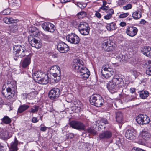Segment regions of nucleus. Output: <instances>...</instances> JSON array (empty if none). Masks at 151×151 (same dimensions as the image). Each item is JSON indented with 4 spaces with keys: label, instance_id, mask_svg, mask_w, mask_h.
<instances>
[{
    "label": "nucleus",
    "instance_id": "obj_21",
    "mask_svg": "<svg viewBox=\"0 0 151 151\" xmlns=\"http://www.w3.org/2000/svg\"><path fill=\"white\" fill-rule=\"evenodd\" d=\"M18 141L15 137L14 142H12L10 144V147L9 148L10 151H17L18 150L17 145Z\"/></svg>",
    "mask_w": 151,
    "mask_h": 151
},
{
    "label": "nucleus",
    "instance_id": "obj_45",
    "mask_svg": "<svg viewBox=\"0 0 151 151\" xmlns=\"http://www.w3.org/2000/svg\"><path fill=\"white\" fill-rule=\"evenodd\" d=\"M146 74L149 76H151V65L149 66L146 71Z\"/></svg>",
    "mask_w": 151,
    "mask_h": 151
},
{
    "label": "nucleus",
    "instance_id": "obj_54",
    "mask_svg": "<svg viewBox=\"0 0 151 151\" xmlns=\"http://www.w3.org/2000/svg\"><path fill=\"white\" fill-rule=\"evenodd\" d=\"M9 20L10 22V24L11 23H15L17 21L16 19H14L12 18H9Z\"/></svg>",
    "mask_w": 151,
    "mask_h": 151
},
{
    "label": "nucleus",
    "instance_id": "obj_39",
    "mask_svg": "<svg viewBox=\"0 0 151 151\" xmlns=\"http://www.w3.org/2000/svg\"><path fill=\"white\" fill-rule=\"evenodd\" d=\"M39 109V106H34L31 108L29 112L32 113H36L37 112Z\"/></svg>",
    "mask_w": 151,
    "mask_h": 151
},
{
    "label": "nucleus",
    "instance_id": "obj_55",
    "mask_svg": "<svg viewBox=\"0 0 151 151\" xmlns=\"http://www.w3.org/2000/svg\"><path fill=\"white\" fill-rule=\"evenodd\" d=\"M32 121L33 123H35L37 122L38 120H37V118L33 117L32 119Z\"/></svg>",
    "mask_w": 151,
    "mask_h": 151
},
{
    "label": "nucleus",
    "instance_id": "obj_30",
    "mask_svg": "<svg viewBox=\"0 0 151 151\" xmlns=\"http://www.w3.org/2000/svg\"><path fill=\"white\" fill-rule=\"evenodd\" d=\"M133 18L135 19H138L141 17V13L139 11H136L133 13L132 15Z\"/></svg>",
    "mask_w": 151,
    "mask_h": 151
},
{
    "label": "nucleus",
    "instance_id": "obj_53",
    "mask_svg": "<svg viewBox=\"0 0 151 151\" xmlns=\"http://www.w3.org/2000/svg\"><path fill=\"white\" fill-rule=\"evenodd\" d=\"M35 93L34 92H32L29 93L28 95V96H32V97L31 98V99L34 98L35 96Z\"/></svg>",
    "mask_w": 151,
    "mask_h": 151
},
{
    "label": "nucleus",
    "instance_id": "obj_20",
    "mask_svg": "<svg viewBox=\"0 0 151 151\" xmlns=\"http://www.w3.org/2000/svg\"><path fill=\"white\" fill-rule=\"evenodd\" d=\"M45 74L41 71H36L32 74L33 78L35 81L38 82Z\"/></svg>",
    "mask_w": 151,
    "mask_h": 151
},
{
    "label": "nucleus",
    "instance_id": "obj_51",
    "mask_svg": "<svg viewBox=\"0 0 151 151\" xmlns=\"http://www.w3.org/2000/svg\"><path fill=\"white\" fill-rule=\"evenodd\" d=\"M142 149L136 147H134L133 148L132 150V151H141Z\"/></svg>",
    "mask_w": 151,
    "mask_h": 151
},
{
    "label": "nucleus",
    "instance_id": "obj_7",
    "mask_svg": "<svg viewBox=\"0 0 151 151\" xmlns=\"http://www.w3.org/2000/svg\"><path fill=\"white\" fill-rule=\"evenodd\" d=\"M78 29L83 35H87L89 33L90 27L88 24L85 22H81L78 25Z\"/></svg>",
    "mask_w": 151,
    "mask_h": 151
},
{
    "label": "nucleus",
    "instance_id": "obj_50",
    "mask_svg": "<svg viewBox=\"0 0 151 151\" xmlns=\"http://www.w3.org/2000/svg\"><path fill=\"white\" fill-rule=\"evenodd\" d=\"M109 9L108 6H102L100 8V9L103 10H107Z\"/></svg>",
    "mask_w": 151,
    "mask_h": 151
},
{
    "label": "nucleus",
    "instance_id": "obj_5",
    "mask_svg": "<svg viewBox=\"0 0 151 151\" xmlns=\"http://www.w3.org/2000/svg\"><path fill=\"white\" fill-rule=\"evenodd\" d=\"M90 103L92 105L96 107H100L103 105L104 103V100L102 98L98 95L92 96L89 99Z\"/></svg>",
    "mask_w": 151,
    "mask_h": 151
},
{
    "label": "nucleus",
    "instance_id": "obj_3",
    "mask_svg": "<svg viewBox=\"0 0 151 151\" xmlns=\"http://www.w3.org/2000/svg\"><path fill=\"white\" fill-rule=\"evenodd\" d=\"M75 61L76 63L73 65V67L75 69L76 71L79 72L80 75L90 72L87 68L83 66L84 63L82 60L78 59L75 60Z\"/></svg>",
    "mask_w": 151,
    "mask_h": 151
},
{
    "label": "nucleus",
    "instance_id": "obj_23",
    "mask_svg": "<svg viewBox=\"0 0 151 151\" xmlns=\"http://www.w3.org/2000/svg\"><path fill=\"white\" fill-rule=\"evenodd\" d=\"M12 136V133L9 132L6 130L3 131L0 134V137L4 140H6L9 139Z\"/></svg>",
    "mask_w": 151,
    "mask_h": 151
},
{
    "label": "nucleus",
    "instance_id": "obj_33",
    "mask_svg": "<svg viewBox=\"0 0 151 151\" xmlns=\"http://www.w3.org/2000/svg\"><path fill=\"white\" fill-rule=\"evenodd\" d=\"M1 120L3 123L5 124H9L11 122V119L7 116H4Z\"/></svg>",
    "mask_w": 151,
    "mask_h": 151
},
{
    "label": "nucleus",
    "instance_id": "obj_26",
    "mask_svg": "<svg viewBox=\"0 0 151 151\" xmlns=\"http://www.w3.org/2000/svg\"><path fill=\"white\" fill-rule=\"evenodd\" d=\"M29 31L35 36L37 37L40 34L39 30L35 27H30Z\"/></svg>",
    "mask_w": 151,
    "mask_h": 151
},
{
    "label": "nucleus",
    "instance_id": "obj_64",
    "mask_svg": "<svg viewBox=\"0 0 151 151\" xmlns=\"http://www.w3.org/2000/svg\"><path fill=\"white\" fill-rule=\"evenodd\" d=\"M141 24H144L146 23V21L144 19H141L140 21Z\"/></svg>",
    "mask_w": 151,
    "mask_h": 151
},
{
    "label": "nucleus",
    "instance_id": "obj_34",
    "mask_svg": "<svg viewBox=\"0 0 151 151\" xmlns=\"http://www.w3.org/2000/svg\"><path fill=\"white\" fill-rule=\"evenodd\" d=\"M42 35L43 36V38L44 40L48 42H50L52 41V37L50 35H47L45 34H43Z\"/></svg>",
    "mask_w": 151,
    "mask_h": 151
},
{
    "label": "nucleus",
    "instance_id": "obj_29",
    "mask_svg": "<svg viewBox=\"0 0 151 151\" xmlns=\"http://www.w3.org/2000/svg\"><path fill=\"white\" fill-rule=\"evenodd\" d=\"M116 27V24L114 22L108 24L106 26L107 29L110 31L115 30Z\"/></svg>",
    "mask_w": 151,
    "mask_h": 151
},
{
    "label": "nucleus",
    "instance_id": "obj_8",
    "mask_svg": "<svg viewBox=\"0 0 151 151\" xmlns=\"http://www.w3.org/2000/svg\"><path fill=\"white\" fill-rule=\"evenodd\" d=\"M66 40L71 43L77 44L79 43L80 39L76 34L71 33L68 34L66 37Z\"/></svg>",
    "mask_w": 151,
    "mask_h": 151
},
{
    "label": "nucleus",
    "instance_id": "obj_63",
    "mask_svg": "<svg viewBox=\"0 0 151 151\" xmlns=\"http://www.w3.org/2000/svg\"><path fill=\"white\" fill-rule=\"evenodd\" d=\"M132 19V18L131 16L128 17L126 19V21H131Z\"/></svg>",
    "mask_w": 151,
    "mask_h": 151
},
{
    "label": "nucleus",
    "instance_id": "obj_13",
    "mask_svg": "<svg viewBox=\"0 0 151 151\" xmlns=\"http://www.w3.org/2000/svg\"><path fill=\"white\" fill-rule=\"evenodd\" d=\"M42 27L45 31L52 33L55 29V25L50 22H44L42 24Z\"/></svg>",
    "mask_w": 151,
    "mask_h": 151
},
{
    "label": "nucleus",
    "instance_id": "obj_28",
    "mask_svg": "<svg viewBox=\"0 0 151 151\" xmlns=\"http://www.w3.org/2000/svg\"><path fill=\"white\" fill-rule=\"evenodd\" d=\"M149 95L148 92L146 90H142L140 91L139 96L142 99L146 98Z\"/></svg>",
    "mask_w": 151,
    "mask_h": 151
},
{
    "label": "nucleus",
    "instance_id": "obj_14",
    "mask_svg": "<svg viewBox=\"0 0 151 151\" xmlns=\"http://www.w3.org/2000/svg\"><path fill=\"white\" fill-rule=\"evenodd\" d=\"M139 137L142 139L144 140L148 143H150L151 141V136L150 134L144 129L140 132L139 134Z\"/></svg>",
    "mask_w": 151,
    "mask_h": 151
},
{
    "label": "nucleus",
    "instance_id": "obj_15",
    "mask_svg": "<svg viewBox=\"0 0 151 151\" xmlns=\"http://www.w3.org/2000/svg\"><path fill=\"white\" fill-rule=\"evenodd\" d=\"M58 50L61 53L67 52L69 50L68 46L65 43L61 42L58 43L57 45Z\"/></svg>",
    "mask_w": 151,
    "mask_h": 151
},
{
    "label": "nucleus",
    "instance_id": "obj_48",
    "mask_svg": "<svg viewBox=\"0 0 151 151\" xmlns=\"http://www.w3.org/2000/svg\"><path fill=\"white\" fill-rule=\"evenodd\" d=\"M3 20L5 23L6 24H10L9 18H7L6 17L4 18L3 19Z\"/></svg>",
    "mask_w": 151,
    "mask_h": 151
},
{
    "label": "nucleus",
    "instance_id": "obj_17",
    "mask_svg": "<svg viewBox=\"0 0 151 151\" xmlns=\"http://www.w3.org/2000/svg\"><path fill=\"white\" fill-rule=\"evenodd\" d=\"M112 136L111 132L109 131H105L101 133L99 135L100 140H107L110 139Z\"/></svg>",
    "mask_w": 151,
    "mask_h": 151
},
{
    "label": "nucleus",
    "instance_id": "obj_56",
    "mask_svg": "<svg viewBox=\"0 0 151 151\" xmlns=\"http://www.w3.org/2000/svg\"><path fill=\"white\" fill-rule=\"evenodd\" d=\"M101 122L104 123V124H107L108 123V122L106 119H103L101 120Z\"/></svg>",
    "mask_w": 151,
    "mask_h": 151
},
{
    "label": "nucleus",
    "instance_id": "obj_35",
    "mask_svg": "<svg viewBox=\"0 0 151 151\" xmlns=\"http://www.w3.org/2000/svg\"><path fill=\"white\" fill-rule=\"evenodd\" d=\"M113 42H111L110 44L108 45L107 47L106 48V49L104 50V51H106L108 52L112 51L114 49V47L113 46Z\"/></svg>",
    "mask_w": 151,
    "mask_h": 151
},
{
    "label": "nucleus",
    "instance_id": "obj_4",
    "mask_svg": "<svg viewBox=\"0 0 151 151\" xmlns=\"http://www.w3.org/2000/svg\"><path fill=\"white\" fill-rule=\"evenodd\" d=\"M51 75L53 77V80L55 83L58 82L60 79V67L57 65H54L51 67L50 70Z\"/></svg>",
    "mask_w": 151,
    "mask_h": 151
},
{
    "label": "nucleus",
    "instance_id": "obj_10",
    "mask_svg": "<svg viewBox=\"0 0 151 151\" xmlns=\"http://www.w3.org/2000/svg\"><path fill=\"white\" fill-rule=\"evenodd\" d=\"M69 125L73 128L78 130H85V126L82 122L77 121H72L70 122Z\"/></svg>",
    "mask_w": 151,
    "mask_h": 151
},
{
    "label": "nucleus",
    "instance_id": "obj_9",
    "mask_svg": "<svg viewBox=\"0 0 151 151\" xmlns=\"http://www.w3.org/2000/svg\"><path fill=\"white\" fill-rule=\"evenodd\" d=\"M137 123L140 124L144 125L148 124L150 121V119L146 115L139 114L136 118Z\"/></svg>",
    "mask_w": 151,
    "mask_h": 151
},
{
    "label": "nucleus",
    "instance_id": "obj_12",
    "mask_svg": "<svg viewBox=\"0 0 151 151\" xmlns=\"http://www.w3.org/2000/svg\"><path fill=\"white\" fill-rule=\"evenodd\" d=\"M60 94V89L57 88H54L49 92L48 97L51 100H55L58 98Z\"/></svg>",
    "mask_w": 151,
    "mask_h": 151
},
{
    "label": "nucleus",
    "instance_id": "obj_18",
    "mask_svg": "<svg viewBox=\"0 0 151 151\" xmlns=\"http://www.w3.org/2000/svg\"><path fill=\"white\" fill-rule=\"evenodd\" d=\"M8 99L11 98L13 97L16 94L17 91L15 85H12V84H10L8 88Z\"/></svg>",
    "mask_w": 151,
    "mask_h": 151
},
{
    "label": "nucleus",
    "instance_id": "obj_47",
    "mask_svg": "<svg viewBox=\"0 0 151 151\" xmlns=\"http://www.w3.org/2000/svg\"><path fill=\"white\" fill-rule=\"evenodd\" d=\"M132 73L135 78L137 77L138 76L139 74V73L137 72L136 70H134L133 71Z\"/></svg>",
    "mask_w": 151,
    "mask_h": 151
},
{
    "label": "nucleus",
    "instance_id": "obj_6",
    "mask_svg": "<svg viewBox=\"0 0 151 151\" xmlns=\"http://www.w3.org/2000/svg\"><path fill=\"white\" fill-rule=\"evenodd\" d=\"M101 73L103 77L108 78L113 74L114 71L110 65L106 64L102 66Z\"/></svg>",
    "mask_w": 151,
    "mask_h": 151
},
{
    "label": "nucleus",
    "instance_id": "obj_46",
    "mask_svg": "<svg viewBox=\"0 0 151 151\" xmlns=\"http://www.w3.org/2000/svg\"><path fill=\"white\" fill-rule=\"evenodd\" d=\"M132 5L131 4H129L123 7V8L125 10H128L131 8Z\"/></svg>",
    "mask_w": 151,
    "mask_h": 151
},
{
    "label": "nucleus",
    "instance_id": "obj_31",
    "mask_svg": "<svg viewBox=\"0 0 151 151\" xmlns=\"http://www.w3.org/2000/svg\"><path fill=\"white\" fill-rule=\"evenodd\" d=\"M111 42L109 40L105 39L102 42V47L103 49L104 50L107 47L108 45H109Z\"/></svg>",
    "mask_w": 151,
    "mask_h": 151
},
{
    "label": "nucleus",
    "instance_id": "obj_42",
    "mask_svg": "<svg viewBox=\"0 0 151 151\" xmlns=\"http://www.w3.org/2000/svg\"><path fill=\"white\" fill-rule=\"evenodd\" d=\"M90 75V72H88L84 74L83 75H80L81 78L83 80L87 79L89 77Z\"/></svg>",
    "mask_w": 151,
    "mask_h": 151
},
{
    "label": "nucleus",
    "instance_id": "obj_41",
    "mask_svg": "<svg viewBox=\"0 0 151 151\" xmlns=\"http://www.w3.org/2000/svg\"><path fill=\"white\" fill-rule=\"evenodd\" d=\"M35 44V45L34 47L37 49H39L41 48L42 46V43L40 40H39L37 43L36 44Z\"/></svg>",
    "mask_w": 151,
    "mask_h": 151
},
{
    "label": "nucleus",
    "instance_id": "obj_11",
    "mask_svg": "<svg viewBox=\"0 0 151 151\" xmlns=\"http://www.w3.org/2000/svg\"><path fill=\"white\" fill-rule=\"evenodd\" d=\"M125 136L127 139L129 140H134L136 139L137 136L136 132L133 129H129L126 131Z\"/></svg>",
    "mask_w": 151,
    "mask_h": 151
},
{
    "label": "nucleus",
    "instance_id": "obj_2",
    "mask_svg": "<svg viewBox=\"0 0 151 151\" xmlns=\"http://www.w3.org/2000/svg\"><path fill=\"white\" fill-rule=\"evenodd\" d=\"M14 52L13 57L15 60H18L19 58H21L25 56L30 55L28 51L26 49L24 45H16L13 46Z\"/></svg>",
    "mask_w": 151,
    "mask_h": 151
},
{
    "label": "nucleus",
    "instance_id": "obj_49",
    "mask_svg": "<svg viewBox=\"0 0 151 151\" xmlns=\"http://www.w3.org/2000/svg\"><path fill=\"white\" fill-rule=\"evenodd\" d=\"M112 16H111V15L107 14L106 15L104 16V18L106 20L110 19Z\"/></svg>",
    "mask_w": 151,
    "mask_h": 151
},
{
    "label": "nucleus",
    "instance_id": "obj_59",
    "mask_svg": "<svg viewBox=\"0 0 151 151\" xmlns=\"http://www.w3.org/2000/svg\"><path fill=\"white\" fill-rule=\"evenodd\" d=\"M74 134L70 133L69 135L68 138L69 139H71L74 137Z\"/></svg>",
    "mask_w": 151,
    "mask_h": 151
},
{
    "label": "nucleus",
    "instance_id": "obj_27",
    "mask_svg": "<svg viewBox=\"0 0 151 151\" xmlns=\"http://www.w3.org/2000/svg\"><path fill=\"white\" fill-rule=\"evenodd\" d=\"M28 41L31 45V46L34 47L35 45V44H36L37 42L39 40H37L35 38L33 37L32 35H31L29 36L28 37Z\"/></svg>",
    "mask_w": 151,
    "mask_h": 151
},
{
    "label": "nucleus",
    "instance_id": "obj_22",
    "mask_svg": "<svg viewBox=\"0 0 151 151\" xmlns=\"http://www.w3.org/2000/svg\"><path fill=\"white\" fill-rule=\"evenodd\" d=\"M142 52L146 56L151 57V47L145 46L141 50Z\"/></svg>",
    "mask_w": 151,
    "mask_h": 151
},
{
    "label": "nucleus",
    "instance_id": "obj_44",
    "mask_svg": "<svg viewBox=\"0 0 151 151\" xmlns=\"http://www.w3.org/2000/svg\"><path fill=\"white\" fill-rule=\"evenodd\" d=\"M129 15V13H123L120 14L119 16L120 18H123L126 17Z\"/></svg>",
    "mask_w": 151,
    "mask_h": 151
},
{
    "label": "nucleus",
    "instance_id": "obj_19",
    "mask_svg": "<svg viewBox=\"0 0 151 151\" xmlns=\"http://www.w3.org/2000/svg\"><path fill=\"white\" fill-rule=\"evenodd\" d=\"M31 55H29L25 58L21 63V66L24 68H27L31 63Z\"/></svg>",
    "mask_w": 151,
    "mask_h": 151
},
{
    "label": "nucleus",
    "instance_id": "obj_60",
    "mask_svg": "<svg viewBox=\"0 0 151 151\" xmlns=\"http://www.w3.org/2000/svg\"><path fill=\"white\" fill-rule=\"evenodd\" d=\"M40 130L41 131H45L47 130V127H40Z\"/></svg>",
    "mask_w": 151,
    "mask_h": 151
},
{
    "label": "nucleus",
    "instance_id": "obj_1",
    "mask_svg": "<svg viewBox=\"0 0 151 151\" xmlns=\"http://www.w3.org/2000/svg\"><path fill=\"white\" fill-rule=\"evenodd\" d=\"M124 82L123 79L118 75H115L111 81H109L107 84L106 86L108 90L111 93H113L118 91L119 89L124 86Z\"/></svg>",
    "mask_w": 151,
    "mask_h": 151
},
{
    "label": "nucleus",
    "instance_id": "obj_57",
    "mask_svg": "<svg viewBox=\"0 0 151 151\" xmlns=\"http://www.w3.org/2000/svg\"><path fill=\"white\" fill-rule=\"evenodd\" d=\"M119 24L120 26L123 27L126 26L127 24L126 22H122L120 23Z\"/></svg>",
    "mask_w": 151,
    "mask_h": 151
},
{
    "label": "nucleus",
    "instance_id": "obj_52",
    "mask_svg": "<svg viewBox=\"0 0 151 151\" xmlns=\"http://www.w3.org/2000/svg\"><path fill=\"white\" fill-rule=\"evenodd\" d=\"M108 14H111V16H112V15L114 14V11L113 9H110L107 12Z\"/></svg>",
    "mask_w": 151,
    "mask_h": 151
},
{
    "label": "nucleus",
    "instance_id": "obj_38",
    "mask_svg": "<svg viewBox=\"0 0 151 151\" xmlns=\"http://www.w3.org/2000/svg\"><path fill=\"white\" fill-rule=\"evenodd\" d=\"M1 93L3 96L5 98H8V88L5 90L3 88L2 89Z\"/></svg>",
    "mask_w": 151,
    "mask_h": 151
},
{
    "label": "nucleus",
    "instance_id": "obj_43",
    "mask_svg": "<svg viewBox=\"0 0 151 151\" xmlns=\"http://www.w3.org/2000/svg\"><path fill=\"white\" fill-rule=\"evenodd\" d=\"M1 13L3 15H8L10 13V10L9 9H6L3 10Z\"/></svg>",
    "mask_w": 151,
    "mask_h": 151
},
{
    "label": "nucleus",
    "instance_id": "obj_58",
    "mask_svg": "<svg viewBox=\"0 0 151 151\" xmlns=\"http://www.w3.org/2000/svg\"><path fill=\"white\" fill-rule=\"evenodd\" d=\"M96 16L99 18H101V14L99 12H96L95 13Z\"/></svg>",
    "mask_w": 151,
    "mask_h": 151
},
{
    "label": "nucleus",
    "instance_id": "obj_40",
    "mask_svg": "<svg viewBox=\"0 0 151 151\" xmlns=\"http://www.w3.org/2000/svg\"><path fill=\"white\" fill-rule=\"evenodd\" d=\"M86 131L91 134L93 135H95L97 133L96 131H95L93 129L91 128H89L87 129Z\"/></svg>",
    "mask_w": 151,
    "mask_h": 151
},
{
    "label": "nucleus",
    "instance_id": "obj_25",
    "mask_svg": "<svg viewBox=\"0 0 151 151\" xmlns=\"http://www.w3.org/2000/svg\"><path fill=\"white\" fill-rule=\"evenodd\" d=\"M49 82V78L48 76L46 74L44 75L41 79H39L38 83L42 84H46Z\"/></svg>",
    "mask_w": 151,
    "mask_h": 151
},
{
    "label": "nucleus",
    "instance_id": "obj_61",
    "mask_svg": "<svg viewBox=\"0 0 151 151\" xmlns=\"http://www.w3.org/2000/svg\"><path fill=\"white\" fill-rule=\"evenodd\" d=\"M130 91L132 93H134L135 92V89L134 88H132L130 89Z\"/></svg>",
    "mask_w": 151,
    "mask_h": 151
},
{
    "label": "nucleus",
    "instance_id": "obj_36",
    "mask_svg": "<svg viewBox=\"0 0 151 151\" xmlns=\"http://www.w3.org/2000/svg\"><path fill=\"white\" fill-rule=\"evenodd\" d=\"M77 15L78 18L81 19L85 17L87 15V14L85 12L81 11L78 13Z\"/></svg>",
    "mask_w": 151,
    "mask_h": 151
},
{
    "label": "nucleus",
    "instance_id": "obj_24",
    "mask_svg": "<svg viewBox=\"0 0 151 151\" xmlns=\"http://www.w3.org/2000/svg\"><path fill=\"white\" fill-rule=\"evenodd\" d=\"M116 119V122L119 123H121L123 120V115L120 111L115 112Z\"/></svg>",
    "mask_w": 151,
    "mask_h": 151
},
{
    "label": "nucleus",
    "instance_id": "obj_37",
    "mask_svg": "<svg viewBox=\"0 0 151 151\" xmlns=\"http://www.w3.org/2000/svg\"><path fill=\"white\" fill-rule=\"evenodd\" d=\"M18 29L17 26L16 24H12L10 26V31L13 32H16Z\"/></svg>",
    "mask_w": 151,
    "mask_h": 151
},
{
    "label": "nucleus",
    "instance_id": "obj_16",
    "mask_svg": "<svg viewBox=\"0 0 151 151\" xmlns=\"http://www.w3.org/2000/svg\"><path fill=\"white\" fill-rule=\"evenodd\" d=\"M138 32V29L134 26L128 27L126 30V33L129 36L133 37L135 36Z\"/></svg>",
    "mask_w": 151,
    "mask_h": 151
},
{
    "label": "nucleus",
    "instance_id": "obj_62",
    "mask_svg": "<svg viewBox=\"0 0 151 151\" xmlns=\"http://www.w3.org/2000/svg\"><path fill=\"white\" fill-rule=\"evenodd\" d=\"M60 1L61 3H64L70 1V0H60Z\"/></svg>",
    "mask_w": 151,
    "mask_h": 151
},
{
    "label": "nucleus",
    "instance_id": "obj_32",
    "mask_svg": "<svg viewBox=\"0 0 151 151\" xmlns=\"http://www.w3.org/2000/svg\"><path fill=\"white\" fill-rule=\"evenodd\" d=\"M29 107V106L28 105L24 104L21 105L18 109V112L19 113H22L26 110Z\"/></svg>",
    "mask_w": 151,
    "mask_h": 151
}]
</instances>
